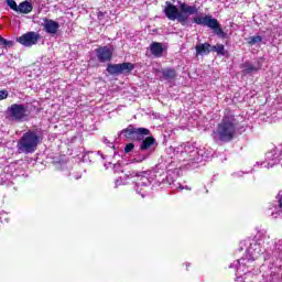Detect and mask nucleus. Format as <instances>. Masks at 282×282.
<instances>
[{"instance_id":"f257e3e1","label":"nucleus","mask_w":282,"mask_h":282,"mask_svg":"<svg viewBox=\"0 0 282 282\" xmlns=\"http://www.w3.org/2000/svg\"><path fill=\"white\" fill-rule=\"evenodd\" d=\"M163 12L169 21H177L181 25H188V15L197 14L198 10L196 6H188L185 2H180V9L171 2H166Z\"/></svg>"},{"instance_id":"f03ea898","label":"nucleus","mask_w":282,"mask_h":282,"mask_svg":"<svg viewBox=\"0 0 282 282\" xmlns=\"http://www.w3.org/2000/svg\"><path fill=\"white\" fill-rule=\"evenodd\" d=\"M238 126L239 122L232 112L228 111L225 113L216 130L220 142H232L235 135H237Z\"/></svg>"},{"instance_id":"7ed1b4c3","label":"nucleus","mask_w":282,"mask_h":282,"mask_svg":"<svg viewBox=\"0 0 282 282\" xmlns=\"http://www.w3.org/2000/svg\"><path fill=\"white\" fill-rule=\"evenodd\" d=\"M42 139L43 137L39 135L36 131L28 130L18 141V153H24L25 155L34 153L36 149H39V144H41Z\"/></svg>"},{"instance_id":"20e7f679","label":"nucleus","mask_w":282,"mask_h":282,"mask_svg":"<svg viewBox=\"0 0 282 282\" xmlns=\"http://www.w3.org/2000/svg\"><path fill=\"white\" fill-rule=\"evenodd\" d=\"M121 135H123L126 140H132V142H142L144 135H151V130L148 128H135L133 124H129L121 130Z\"/></svg>"},{"instance_id":"39448f33","label":"nucleus","mask_w":282,"mask_h":282,"mask_svg":"<svg viewBox=\"0 0 282 282\" xmlns=\"http://www.w3.org/2000/svg\"><path fill=\"white\" fill-rule=\"evenodd\" d=\"M193 23H196V25H205L207 28H210V30H214V33L217 34V36H221L223 39H224V36H226V33L221 29L219 21L217 19L213 18V15L207 14L203 18L195 17L193 19Z\"/></svg>"},{"instance_id":"423d86ee","label":"nucleus","mask_w":282,"mask_h":282,"mask_svg":"<svg viewBox=\"0 0 282 282\" xmlns=\"http://www.w3.org/2000/svg\"><path fill=\"white\" fill-rule=\"evenodd\" d=\"M8 113L15 122H23V120L30 116L28 113V107L21 104H12L8 108Z\"/></svg>"},{"instance_id":"0eeeda50","label":"nucleus","mask_w":282,"mask_h":282,"mask_svg":"<svg viewBox=\"0 0 282 282\" xmlns=\"http://www.w3.org/2000/svg\"><path fill=\"white\" fill-rule=\"evenodd\" d=\"M135 69V65L130 62L121 64H108L106 70L110 76H119L120 74H131Z\"/></svg>"},{"instance_id":"6e6552de","label":"nucleus","mask_w":282,"mask_h":282,"mask_svg":"<svg viewBox=\"0 0 282 282\" xmlns=\"http://www.w3.org/2000/svg\"><path fill=\"white\" fill-rule=\"evenodd\" d=\"M40 40L41 34L34 31H29L17 39L18 43H20V45H23L24 47H32V45H36Z\"/></svg>"},{"instance_id":"1a4fd4ad","label":"nucleus","mask_w":282,"mask_h":282,"mask_svg":"<svg viewBox=\"0 0 282 282\" xmlns=\"http://www.w3.org/2000/svg\"><path fill=\"white\" fill-rule=\"evenodd\" d=\"M99 63H109L113 58V51L109 46H99L95 50Z\"/></svg>"},{"instance_id":"9d476101","label":"nucleus","mask_w":282,"mask_h":282,"mask_svg":"<svg viewBox=\"0 0 282 282\" xmlns=\"http://www.w3.org/2000/svg\"><path fill=\"white\" fill-rule=\"evenodd\" d=\"M42 28H44V32H46V34H57L58 30H61V24H58L57 21L45 18Z\"/></svg>"},{"instance_id":"9b49d317","label":"nucleus","mask_w":282,"mask_h":282,"mask_svg":"<svg viewBox=\"0 0 282 282\" xmlns=\"http://www.w3.org/2000/svg\"><path fill=\"white\" fill-rule=\"evenodd\" d=\"M163 80H175L177 78V70L173 67L161 69Z\"/></svg>"},{"instance_id":"f8f14e48","label":"nucleus","mask_w":282,"mask_h":282,"mask_svg":"<svg viewBox=\"0 0 282 282\" xmlns=\"http://www.w3.org/2000/svg\"><path fill=\"white\" fill-rule=\"evenodd\" d=\"M212 47H213V46H212L210 43H208V42H205L204 44H197V45L195 46L196 56H204V54H205V55L210 54Z\"/></svg>"},{"instance_id":"ddd939ff","label":"nucleus","mask_w":282,"mask_h":282,"mask_svg":"<svg viewBox=\"0 0 282 282\" xmlns=\"http://www.w3.org/2000/svg\"><path fill=\"white\" fill-rule=\"evenodd\" d=\"M150 52L153 56H156V58H160L164 52V47L162 46V43L160 42H153L150 46Z\"/></svg>"},{"instance_id":"4468645a","label":"nucleus","mask_w":282,"mask_h":282,"mask_svg":"<svg viewBox=\"0 0 282 282\" xmlns=\"http://www.w3.org/2000/svg\"><path fill=\"white\" fill-rule=\"evenodd\" d=\"M34 10V6L30 1H23L18 6L20 14H30Z\"/></svg>"},{"instance_id":"2eb2a0df","label":"nucleus","mask_w":282,"mask_h":282,"mask_svg":"<svg viewBox=\"0 0 282 282\" xmlns=\"http://www.w3.org/2000/svg\"><path fill=\"white\" fill-rule=\"evenodd\" d=\"M140 150L141 151H149L153 144H155V139L153 135L147 137L145 139L141 140Z\"/></svg>"},{"instance_id":"dca6fc26","label":"nucleus","mask_w":282,"mask_h":282,"mask_svg":"<svg viewBox=\"0 0 282 282\" xmlns=\"http://www.w3.org/2000/svg\"><path fill=\"white\" fill-rule=\"evenodd\" d=\"M212 52H216L218 56H226V47L224 44H216L215 46H212Z\"/></svg>"},{"instance_id":"f3484780","label":"nucleus","mask_w":282,"mask_h":282,"mask_svg":"<svg viewBox=\"0 0 282 282\" xmlns=\"http://www.w3.org/2000/svg\"><path fill=\"white\" fill-rule=\"evenodd\" d=\"M261 69V64H259L258 67H256L253 64H245L243 74H252V72H259Z\"/></svg>"},{"instance_id":"a211bd4d","label":"nucleus","mask_w":282,"mask_h":282,"mask_svg":"<svg viewBox=\"0 0 282 282\" xmlns=\"http://www.w3.org/2000/svg\"><path fill=\"white\" fill-rule=\"evenodd\" d=\"M263 41V37L261 35L251 36L248 40V45H257V43H261Z\"/></svg>"},{"instance_id":"6ab92c4d","label":"nucleus","mask_w":282,"mask_h":282,"mask_svg":"<svg viewBox=\"0 0 282 282\" xmlns=\"http://www.w3.org/2000/svg\"><path fill=\"white\" fill-rule=\"evenodd\" d=\"M7 6H9V8L13 10V12H19V6L17 4V1L7 0Z\"/></svg>"},{"instance_id":"aec40b11","label":"nucleus","mask_w":282,"mask_h":282,"mask_svg":"<svg viewBox=\"0 0 282 282\" xmlns=\"http://www.w3.org/2000/svg\"><path fill=\"white\" fill-rule=\"evenodd\" d=\"M0 45H4L6 47H13L14 42L10 40H6L4 37H0Z\"/></svg>"},{"instance_id":"412c9836","label":"nucleus","mask_w":282,"mask_h":282,"mask_svg":"<svg viewBox=\"0 0 282 282\" xmlns=\"http://www.w3.org/2000/svg\"><path fill=\"white\" fill-rule=\"evenodd\" d=\"M133 149H135V143H128L124 147V153H131V151H133Z\"/></svg>"},{"instance_id":"4be33fe9","label":"nucleus","mask_w":282,"mask_h":282,"mask_svg":"<svg viewBox=\"0 0 282 282\" xmlns=\"http://www.w3.org/2000/svg\"><path fill=\"white\" fill-rule=\"evenodd\" d=\"M8 96H10V93L7 89L0 90V100H6Z\"/></svg>"},{"instance_id":"5701e85b","label":"nucleus","mask_w":282,"mask_h":282,"mask_svg":"<svg viewBox=\"0 0 282 282\" xmlns=\"http://www.w3.org/2000/svg\"><path fill=\"white\" fill-rule=\"evenodd\" d=\"M278 208L282 209V192L276 195Z\"/></svg>"},{"instance_id":"b1692460","label":"nucleus","mask_w":282,"mask_h":282,"mask_svg":"<svg viewBox=\"0 0 282 282\" xmlns=\"http://www.w3.org/2000/svg\"><path fill=\"white\" fill-rule=\"evenodd\" d=\"M97 18L99 21H102V19H105V12L102 11L97 12Z\"/></svg>"},{"instance_id":"393cba45","label":"nucleus","mask_w":282,"mask_h":282,"mask_svg":"<svg viewBox=\"0 0 282 282\" xmlns=\"http://www.w3.org/2000/svg\"><path fill=\"white\" fill-rule=\"evenodd\" d=\"M0 39H3V36L0 35Z\"/></svg>"}]
</instances>
